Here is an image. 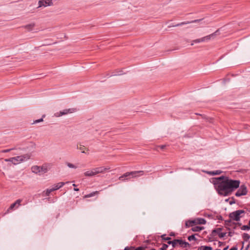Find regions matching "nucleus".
Wrapping results in <instances>:
<instances>
[{"label": "nucleus", "mask_w": 250, "mask_h": 250, "mask_svg": "<svg viewBox=\"0 0 250 250\" xmlns=\"http://www.w3.org/2000/svg\"><path fill=\"white\" fill-rule=\"evenodd\" d=\"M212 180L218 193L223 196L229 195L233 190L239 187L240 184L239 180H231L224 176L214 178Z\"/></svg>", "instance_id": "1"}, {"label": "nucleus", "mask_w": 250, "mask_h": 250, "mask_svg": "<svg viewBox=\"0 0 250 250\" xmlns=\"http://www.w3.org/2000/svg\"><path fill=\"white\" fill-rule=\"evenodd\" d=\"M52 166L51 163H45L42 166H34L31 167V171L35 174L41 175L47 173L51 168Z\"/></svg>", "instance_id": "2"}, {"label": "nucleus", "mask_w": 250, "mask_h": 250, "mask_svg": "<svg viewBox=\"0 0 250 250\" xmlns=\"http://www.w3.org/2000/svg\"><path fill=\"white\" fill-rule=\"evenodd\" d=\"M30 156L28 154H24L21 156H18L13 157L14 159V165H18L22 162L26 161L29 159Z\"/></svg>", "instance_id": "3"}, {"label": "nucleus", "mask_w": 250, "mask_h": 250, "mask_svg": "<svg viewBox=\"0 0 250 250\" xmlns=\"http://www.w3.org/2000/svg\"><path fill=\"white\" fill-rule=\"evenodd\" d=\"M245 212L243 210H237L235 211L230 213L229 215V217L235 221H238L242 217L241 214H244Z\"/></svg>", "instance_id": "4"}, {"label": "nucleus", "mask_w": 250, "mask_h": 250, "mask_svg": "<svg viewBox=\"0 0 250 250\" xmlns=\"http://www.w3.org/2000/svg\"><path fill=\"white\" fill-rule=\"evenodd\" d=\"M167 243L169 245H172L173 248H174L177 244H179L181 247H183L189 246V244L188 243L180 239H175L173 241H168Z\"/></svg>", "instance_id": "5"}, {"label": "nucleus", "mask_w": 250, "mask_h": 250, "mask_svg": "<svg viewBox=\"0 0 250 250\" xmlns=\"http://www.w3.org/2000/svg\"><path fill=\"white\" fill-rule=\"evenodd\" d=\"M75 111L74 108L65 109L59 112H57L54 113V116L55 117H60L62 116L66 115L69 113H72Z\"/></svg>", "instance_id": "6"}, {"label": "nucleus", "mask_w": 250, "mask_h": 250, "mask_svg": "<svg viewBox=\"0 0 250 250\" xmlns=\"http://www.w3.org/2000/svg\"><path fill=\"white\" fill-rule=\"evenodd\" d=\"M247 189L245 185L241 186L235 193L236 196L245 195L247 193Z\"/></svg>", "instance_id": "7"}, {"label": "nucleus", "mask_w": 250, "mask_h": 250, "mask_svg": "<svg viewBox=\"0 0 250 250\" xmlns=\"http://www.w3.org/2000/svg\"><path fill=\"white\" fill-rule=\"evenodd\" d=\"M39 6L38 8L41 7H47L53 4L52 0H40L38 2Z\"/></svg>", "instance_id": "8"}, {"label": "nucleus", "mask_w": 250, "mask_h": 250, "mask_svg": "<svg viewBox=\"0 0 250 250\" xmlns=\"http://www.w3.org/2000/svg\"><path fill=\"white\" fill-rule=\"evenodd\" d=\"M144 174V171L142 170L140 171H134L130 172V178H137L140 176Z\"/></svg>", "instance_id": "9"}, {"label": "nucleus", "mask_w": 250, "mask_h": 250, "mask_svg": "<svg viewBox=\"0 0 250 250\" xmlns=\"http://www.w3.org/2000/svg\"><path fill=\"white\" fill-rule=\"evenodd\" d=\"M21 199L17 200L15 203L11 205L9 208L7 209V211L8 212L10 210L14 209L15 207L18 208L21 205Z\"/></svg>", "instance_id": "10"}, {"label": "nucleus", "mask_w": 250, "mask_h": 250, "mask_svg": "<svg viewBox=\"0 0 250 250\" xmlns=\"http://www.w3.org/2000/svg\"><path fill=\"white\" fill-rule=\"evenodd\" d=\"M93 169L95 175L100 173H104L105 172L104 167H97Z\"/></svg>", "instance_id": "11"}, {"label": "nucleus", "mask_w": 250, "mask_h": 250, "mask_svg": "<svg viewBox=\"0 0 250 250\" xmlns=\"http://www.w3.org/2000/svg\"><path fill=\"white\" fill-rule=\"evenodd\" d=\"M217 32H218V31H216V32H215L214 33H213L211 34H210L209 35L204 37L205 41L208 42L211 39H213L215 37V36L217 35Z\"/></svg>", "instance_id": "12"}, {"label": "nucleus", "mask_w": 250, "mask_h": 250, "mask_svg": "<svg viewBox=\"0 0 250 250\" xmlns=\"http://www.w3.org/2000/svg\"><path fill=\"white\" fill-rule=\"evenodd\" d=\"M130 179V172H127L119 177V179L124 181L125 179L128 180Z\"/></svg>", "instance_id": "13"}, {"label": "nucleus", "mask_w": 250, "mask_h": 250, "mask_svg": "<svg viewBox=\"0 0 250 250\" xmlns=\"http://www.w3.org/2000/svg\"><path fill=\"white\" fill-rule=\"evenodd\" d=\"M85 177H93L95 176L94 169H92L90 170H87L83 173Z\"/></svg>", "instance_id": "14"}, {"label": "nucleus", "mask_w": 250, "mask_h": 250, "mask_svg": "<svg viewBox=\"0 0 250 250\" xmlns=\"http://www.w3.org/2000/svg\"><path fill=\"white\" fill-rule=\"evenodd\" d=\"M194 224H205L206 223V221L203 218H197L195 220H194Z\"/></svg>", "instance_id": "15"}, {"label": "nucleus", "mask_w": 250, "mask_h": 250, "mask_svg": "<svg viewBox=\"0 0 250 250\" xmlns=\"http://www.w3.org/2000/svg\"><path fill=\"white\" fill-rule=\"evenodd\" d=\"M221 228H218L217 229H214L212 231V233H213V232H217V233H218L219 236L220 238H223V237H224L226 235V233H225V232H220V231H221Z\"/></svg>", "instance_id": "16"}, {"label": "nucleus", "mask_w": 250, "mask_h": 250, "mask_svg": "<svg viewBox=\"0 0 250 250\" xmlns=\"http://www.w3.org/2000/svg\"><path fill=\"white\" fill-rule=\"evenodd\" d=\"M35 26V24L34 23H30L24 26V28L27 29L28 31H32L34 27Z\"/></svg>", "instance_id": "17"}, {"label": "nucleus", "mask_w": 250, "mask_h": 250, "mask_svg": "<svg viewBox=\"0 0 250 250\" xmlns=\"http://www.w3.org/2000/svg\"><path fill=\"white\" fill-rule=\"evenodd\" d=\"M207 173L211 175H219L222 173V171L220 170H217L215 171H206Z\"/></svg>", "instance_id": "18"}, {"label": "nucleus", "mask_w": 250, "mask_h": 250, "mask_svg": "<svg viewBox=\"0 0 250 250\" xmlns=\"http://www.w3.org/2000/svg\"><path fill=\"white\" fill-rule=\"evenodd\" d=\"M69 182H67L66 183H64V182H60V183H59L56 185H54L53 186L54 187V188H55L56 190H57V189H59V188H62V186H63L65 184H67V183H68Z\"/></svg>", "instance_id": "19"}, {"label": "nucleus", "mask_w": 250, "mask_h": 250, "mask_svg": "<svg viewBox=\"0 0 250 250\" xmlns=\"http://www.w3.org/2000/svg\"><path fill=\"white\" fill-rule=\"evenodd\" d=\"M203 229H204V227H203L194 226H193V227L191 229V230L193 231L198 232V231H200L202 230Z\"/></svg>", "instance_id": "20"}, {"label": "nucleus", "mask_w": 250, "mask_h": 250, "mask_svg": "<svg viewBox=\"0 0 250 250\" xmlns=\"http://www.w3.org/2000/svg\"><path fill=\"white\" fill-rule=\"evenodd\" d=\"M194 220H189L186 222L185 225L187 228L192 227L195 225Z\"/></svg>", "instance_id": "21"}, {"label": "nucleus", "mask_w": 250, "mask_h": 250, "mask_svg": "<svg viewBox=\"0 0 250 250\" xmlns=\"http://www.w3.org/2000/svg\"><path fill=\"white\" fill-rule=\"evenodd\" d=\"M200 21V20H197L193 21H190V22H181L180 23H178V24L175 25L174 26H181V25H184V24H188V23H189L197 22V21Z\"/></svg>", "instance_id": "22"}, {"label": "nucleus", "mask_w": 250, "mask_h": 250, "mask_svg": "<svg viewBox=\"0 0 250 250\" xmlns=\"http://www.w3.org/2000/svg\"><path fill=\"white\" fill-rule=\"evenodd\" d=\"M98 193H99V191H98L92 192L88 194L85 195L84 196V198H90V197H91L94 196L95 194H98Z\"/></svg>", "instance_id": "23"}, {"label": "nucleus", "mask_w": 250, "mask_h": 250, "mask_svg": "<svg viewBox=\"0 0 250 250\" xmlns=\"http://www.w3.org/2000/svg\"><path fill=\"white\" fill-rule=\"evenodd\" d=\"M212 248L209 246H201L198 248V250H212Z\"/></svg>", "instance_id": "24"}, {"label": "nucleus", "mask_w": 250, "mask_h": 250, "mask_svg": "<svg viewBox=\"0 0 250 250\" xmlns=\"http://www.w3.org/2000/svg\"><path fill=\"white\" fill-rule=\"evenodd\" d=\"M250 238V236L248 233H244L243 235V238L246 241H247Z\"/></svg>", "instance_id": "25"}, {"label": "nucleus", "mask_w": 250, "mask_h": 250, "mask_svg": "<svg viewBox=\"0 0 250 250\" xmlns=\"http://www.w3.org/2000/svg\"><path fill=\"white\" fill-rule=\"evenodd\" d=\"M81 151L82 153H85L86 152L85 151V150H86L87 151L88 150V149L86 148L84 146H81L79 148H78Z\"/></svg>", "instance_id": "26"}, {"label": "nucleus", "mask_w": 250, "mask_h": 250, "mask_svg": "<svg viewBox=\"0 0 250 250\" xmlns=\"http://www.w3.org/2000/svg\"><path fill=\"white\" fill-rule=\"evenodd\" d=\"M188 240L189 241H192V240H196V238L195 237V235H191L190 236H189L188 237Z\"/></svg>", "instance_id": "27"}, {"label": "nucleus", "mask_w": 250, "mask_h": 250, "mask_svg": "<svg viewBox=\"0 0 250 250\" xmlns=\"http://www.w3.org/2000/svg\"><path fill=\"white\" fill-rule=\"evenodd\" d=\"M67 166L69 168H77L76 166H75L74 165H73V164H72L71 163H67Z\"/></svg>", "instance_id": "28"}, {"label": "nucleus", "mask_w": 250, "mask_h": 250, "mask_svg": "<svg viewBox=\"0 0 250 250\" xmlns=\"http://www.w3.org/2000/svg\"><path fill=\"white\" fill-rule=\"evenodd\" d=\"M241 229L242 230H249V229H250V227L248 225H244L243 226H242V227L241 228Z\"/></svg>", "instance_id": "29"}, {"label": "nucleus", "mask_w": 250, "mask_h": 250, "mask_svg": "<svg viewBox=\"0 0 250 250\" xmlns=\"http://www.w3.org/2000/svg\"><path fill=\"white\" fill-rule=\"evenodd\" d=\"M14 149H15V148H10V149H4V150H2V152L7 153V152H9L11 151L12 150H14Z\"/></svg>", "instance_id": "30"}, {"label": "nucleus", "mask_w": 250, "mask_h": 250, "mask_svg": "<svg viewBox=\"0 0 250 250\" xmlns=\"http://www.w3.org/2000/svg\"><path fill=\"white\" fill-rule=\"evenodd\" d=\"M168 248V245L165 244H163L162 247L160 249V250H167Z\"/></svg>", "instance_id": "31"}, {"label": "nucleus", "mask_w": 250, "mask_h": 250, "mask_svg": "<svg viewBox=\"0 0 250 250\" xmlns=\"http://www.w3.org/2000/svg\"><path fill=\"white\" fill-rule=\"evenodd\" d=\"M4 161L5 162H10L11 163H12V164H14V159H13V157H12V158H10L9 159H5L4 160Z\"/></svg>", "instance_id": "32"}, {"label": "nucleus", "mask_w": 250, "mask_h": 250, "mask_svg": "<svg viewBox=\"0 0 250 250\" xmlns=\"http://www.w3.org/2000/svg\"><path fill=\"white\" fill-rule=\"evenodd\" d=\"M42 121H43V119L42 118H41L40 119L34 121L33 124H37V123H40V122H42Z\"/></svg>", "instance_id": "33"}, {"label": "nucleus", "mask_w": 250, "mask_h": 250, "mask_svg": "<svg viewBox=\"0 0 250 250\" xmlns=\"http://www.w3.org/2000/svg\"><path fill=\"white\" fill-rule=\"evenodd\" d=\"M165 236H166V235H162V236H161V237H162V239H163V240H164L166 241V240H170V237H165Z\"/></svg>", "instance_id": "34"}, {"label": "nucleus", "mask_w": 250, "mask_h": 250, "mask_svg": "<svg viewBox=\"0 0 250 250\" xmlns=\"http://www.w3.org/2000/svg\"><path fill=\"white\" fill-rule=\"evenodd\" d=\"M43 192L45 193L46 196H49L50 193H51V192L48 189H46V191H44Z\"/></svg>", "instance_id": "35"}, {"label": "nucleus", "mask_w": 250, "mask_h": 250, "mask_svg": "<svg viewBox=\"0 0 250 250\" xmlns=\"http://www.w3.org/2000/svg\"><path fill=\"white\" fill-rule=\"evenodd\" d=\"M193 42L195 43H200L201 42L200 39L194 40L193 41Z\"/></svg>", "instance_id": "36"}, {"label": "nucleus", "mask_w": 250, "mask_h": 250, "mask_svg": "<svg viewBox=\"0 0 250 250\" xmlns=\"http://www.w3.org/2000/svg\"><path fill=\"white\" fill-rule=\"evenodd\" d=\"M49 189V190L51 192H52V191H53L56 190V189H55V188H54V187H53L52 188H50V189Z\"/></svg>", "instance_id": "37"}, {"label": "nucleus", "mask_w": 250, "mask_h": 250, "mask_svg": "<svg viewBox=\"0 0 250 250\" xmlns=\"http://www.w3.org/2000/svg\"><path fill=\"white\" fill-rule=\"evenodd\" d=\"M200 41H201V42H206L205 41V37H203V38H200Z\"/></svg>", "instance_id": "38"}, {"label": "nucleus", "mask_w": 250, "mask_h": 250, "mask_svg": "<svg viewBox=\"0 0 250 250\" xmlns=\"http://www.w3.org/2000/svg\"><path fill=\"white\" fill-rule=\"evenodd\" d=\"M166 147V146L165 145H162L161 146H160V147L161 148V149H164L165 148V147Z\"/></svg>", "instance_id": "39"}, {"label": "nucleus", "mask_w": 250, "mask_h": 250, "mask_svg": "<svg viewBox=\"0 0 250 250\" xmlns=\"http://www.w3.org/2000/svg\"><path fill=\"white\" fill-rule=\"evenodd\" d=\"M229 250H237V249L235 247H233L231 248Z\"/></svg>", "instance_id": "40"}, {"label": "nucleus", "mask_w": 250, "mask_h": 250, "mask_svg": "<svg viewBox=\"0 0 250 250\" xmlns=\"http://www.w3.org/2000/svg\"><path fill=\"white\" fill-rule=\"evenodd\" d=\"M110 168L109 167H104L105 171L106 170H109Z\"/></svg>", "instance_id": "41"}, {"label": "nucleus", "mask_w": 250, "mask_h": 250, "mask_svg": "<svg viewBox=\"0 0 250 250\" xmlns=\"http://www.w3.org/2000/svg\"><path fill=\"white\" fill-rule=\"evenodd\" d=\"M74 190L75 191H79V188H74Z\"/></svg>", "instance_id": "42"}, {"label": "nucleus", "mask_w": 250, "mask_h": 250, "mask_svg": "<svg viewBox=\"0 0 250 250\" xmlns=\"http://www.w3.org/2000/svg\"><path fill=\"white\" fill-rule=\"evenodd\" d=\"M207 120L209 122H211V119H207Z\"/></svg>", "instance_id": "43"}, {"label": "nucleus", "mask_w": 250, "mask_h": 250, "mask_svg": "<svg viewBox=\"0 0 250 250\" xmlns=\"http://www.w3.org/2000/svg\"><path fill=\"white\" fill-rule=\"evenodd\" d=\"M194 42H192V43H191V45H193L194 44Z\"/></svg>", "instance_id": "44"}, {"label": "nucleus", "mask_w": 250, "mask_h": 250, "mask_svg": "<svg viewBox=\"0 0 250 250\" xmlns=\"http://www.w3.org/2000/svg\"><path fill=\"white\" fill-rule=\"evenodd\" d=\"M73 186H74V187H76V185H75V184H73Z\"/></svg>", "instance_id": "45"}, {"label": "nucleus", "mask_w": 250, "mask_h": 250, "mask_svg": "<svg viewBox=\"0 0 250 250\" xmlns=\"http://www.w3.org/2000/svg\"><path fill=\"white\" fill-rule=\"evenodd\" d=\"M249 225L250 227V220L249 221Z\"/></svg>", "instance_id": "46"}, {"label": "nucleus", "mask_w": 250, "mask_h": 250, "mask_svg": "<svg viewBox=\"0 0 250 250\" xmlns=\"http://www.w3.org/2000/svg\"><path fill=\"white\" fill-rule=\"evenodd\" d=\"M228 249V248H225L224 250H226Z\"/></svg>", "instance_id": "47"}, {"label": "nucleus", "mask_w": 250, "mask_h": 250, "mask_svg": "<svg viewBox=\"0 0 250 250\" xmlns=\"http://www.w3.org/2000/svg\"><path fill=\"white\" fill-rule=\"evenodd\" d=\"M155 250V249H151V250Z\"/></svg>", "instance_id": "48"}, {"label": "nucleus", "mask_w": 250, "mask_h": 250, "mask_svg": "<svg viewBox=\"0 0 250 250\" xmlns=\"http://www.w3.org/2000/svg\"><path fill=\"white\" fill-rule=\"evenodd\" d=\"M249 247V245H248L247 249H248V248Z\"/></svg>", "instance_id": "49"}, {"label": "nucleus", "mask_w": 250, "mask_h": 250, "mask_svg": "<svg viewBox=\"0 0 250 250\" xmlns=\"http://www.w3.org/2000/svg\"><path fill=\"white\" fill-rule=\"evenodd\" d=\"M125 250H127V248H125Z\"/></svg>", "instance_id": "50"}, {"label": "nucleus", "mask_w": 250, "mask_h": 250, "mask_svg": "<svg viewBox=\"0 0 250 250\" xmlns=\"http://www.w3.org/2000/svg\"><path fill=\"white\" fill-rule=\"evenodd\" d=\"M216 250H220V249H216Z\"/></svg>", "instance_id": "51"}]
</instances>
